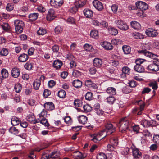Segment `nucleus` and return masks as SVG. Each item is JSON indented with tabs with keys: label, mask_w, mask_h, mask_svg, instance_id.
I'll use <instances>...</instances> for the list:
<instances>
[{
	"label": "nucleus",
	"mask_w": 159,
	"mask_h": 159,
	"mask_svg": "<svg viewBox=\"0 0 159 159\" xmlns=\"http://www.w3.org/2000/svg\"><path fill=\"white\" fill-rule=\"evenodd\" d=\"M130 123L126 117L122 119L119 122V130L120 132H124L131 127Z\"/></svg>",
	"instance_id": "1"
},
{
	"label": "nucleus",
	"mask_w": 159,
	"mask_h": 159,
	"mask_svg": "<svg viewBox=\"0 0 159 159\" xmlns=\"http://www.w3.org/2000/svg\"><path fill=\"white\" fill-rule=\"evenodd\" d=\"M116 129L115 127L113 126L112 124L107 123L105 126V128L102 130L99 133L100 135H103L104 133H105L106 135L102 137H105L107 135H110L116 131Z\"/></svg>",
	"instance_id": "2"
},
{
	"label": "nucleus",
	"mask_w": 159,
	"mask_h": 159,
	"mask_svg": "<svg viewBox=\"0 0 159 159\" xmlns=\"http://www.w3.org/2000/svg\"><path fill=\"white\" fill-rule=\"evenodd\" d=\"M151 48L148 44H145L144 45L143 49L142 50L138 51V53L142 54H143L145 56L150 58H153V57H156L155 55L148 51Z\"/></svg>",
	"instance_id": "3"
},
{
	"label": "nucleus",
	"mask_w": 159,
	"mask_h": 159,
	"mask_svg": "<svg viewBox=\"0 0 159 159\" xmlns=\"http://www.w3.org/2000/svg\"><path fill=\"white\" fill-rule=\"evenodd\" d=\"M156 57L152 58L154 61L153 63L149 65L147 67L148 70L152 71H157L159 70V60L156 59Z\"/></svg>",
	"instance_id": "4"
},
{
	"label": "nucleus",
	"mask_w": 159,
	"mask_h": 159,
	"mask_svg": "<svg viewBox=\"0 0 159 159\" xmlns=\"http://www.w3.org/2000/svg\"><path fill=\"white\" fill-rule=\"evenodd\" d=\"M145 60L143 59H138L135 61L136 65L134 66V70L139 73H142L144 71V68L141 64H142Z\"/></svg>",
	"instance_id": "5"
},
{
	"label": "nucleus",
	"mask_w": 159,
	"mask_h": 159,
	"mask_svg": "<svg viewBox=\"0 0 159 159\" xmlns=\"http://www.w3.org/2000/svg\"><path fill=\"white\" fill-rule=\"evenodd\" d=\"M14 24L15 26L16 32L20 34L23 31V27L24 25V22L22 20H15Z\"/></svg>",
	"instance_id": "6"
},
{
	"label": "nucleus",
	"mask_w": 159,
	"mask_h": 159,
	"mask_svg": "<svg viewBox=\"0 0 159 159\" xmlns=\"http://www.w3.org/2000/svg\"><path fill=\"white\" fill-rule=\"evenodd\" d=\"M145 33L148 37H155L158 34L157 31L152 28L147 29L146 30Z\"/></svg>",
	"instance_id": "7"
},
{
	"label": "nucleus",
	"mask_w": 159,
	"mask_h": 159,
	"mask_svg": "<svg viewBox=\"0 0 159 159\" xmlns=\"http://www.w3.org/2000/svg\"><path fill=\"white\" fill-rule=\"evenodd\" d=\"M45 77L44 76L41 75L39 79H36L33 83V86L34 89L38 90L41 85V81L43 82Z\"/></svg>",
	"instance_id": "8"
},
{
	"label": "nucleus",
	"mask_w": 159,
	"mask_h": 159,
	"mask_svg": "<svg viewBox=\"0 0 159 159\" xmlns=\"http://www.w3.org/2000/svg\"><path fill=\"white\" fill-rule=\"evenodd\" d=\"M116 23L118 27L121 30H125L128 29L127 24L123 20H117Z\"/></svg>",
	"instance_id": "9"
},
{
	"label": "nucleus",
	"mask_w": 159,
	"mask_h": 159,
	"mask_svg": "<svg viewBox=\"0 0 159 159\" xmlns=\"http://www.w3.org/2000/svg\"><path fill=\"white\" fill-rule=\"evenodd\" d=\"M135 4L137 8H139L141 10H146L148 8V5L142 1H138Z\"/></svg>",
	"instance_id": "10"
},
{
	"label": "nucleus",
	"mask_w": 159,
	"mask_h": 159,
	"mask_svg": "<svg viewBox=\"0 0 159 159\" xmlns=\"http://www.w3.org/2000/svg\"><path fill=\"white\" fill-rule=\"evenodd\" d=\"M50 3L52 6L57 7L61 6L64 3L63 0H51Z\"/></svg>",
	"instance_id": "11"
},
{
	"label": "nucleus",
	"mask_w": 159,
	"mask_h": 159,
	"mask_svg": "<svg viewBox=\"0 0 159 159\" xmlns=\"http://www.w3.org/2000/svg\"><path fill=\"white\" fill-rule=\"evenodd\" d=\"M60 156V153L58 151H54L51 153L50 155L48 156L46 155L45 157L46 158V159H48L49 158H52L55 159L58 157Z\"/></svg>",
	"instance_id": "12"
},
{
	"label": "nucleus",
	"mask_w": 159,
	"mask_h": 159,
	"mask_svg": "<svg viewBox=\"0 0 159 159\" xmlns=\"http://www.w3.org/2000/svg\"><path fill=\"white\" fill-rule=\"evenodd\" d=\"M93 4L94 7L99 11L102 10L103 8L102 3L97 0H94L93 1Z\"/></svg>",
	"instance_id": "13"
},
{
	"label": "nucleus",
	"mask_w": 159,
	"mask_h": 159,
	"mask_svg": "<svg viewBox=\"0 0 159 159\" xmlns=\"http://www.w3.org/2000/svg\"><path fill=\"white\" fill-rule=\"evenodd\" d=\"M93 62L94 66L98 68H100L102 65V60L99 58H95L93 61Z\"/></svg>",
	"instance_id": "14"
},
{
	"label": "nucleus",
	"mask_w": 159,
	"mask_h": 159,
	"mask_svg": "<svg viewBox=\"0 0 159 159\" xmlns=\"http://www.w3.org/2000/svg\"><path fill=\"white\" fill-rule=\"evenodd\" d=\"M122 72L121 75V77L125 78L126 77V75H129L130 73V69L127 66H125L122 68Z\"/></svg>",
	"instance_id": "15"
},
{
	"label": "nucleus",
	"mask_w": 159,
	"mask_h": 159,
	"mask_svg": "<svg viewBox=\"0 0 159 159\" xmlns=\"http://www.w3.org/2000/svg\"><path fill=\"white\" fill-rule=\"evenodd\" d=\"M85 84L86 86L88 87H92L95 89L97 88V85L90 80H86L85 82Z\"/></svg>",
	"instance_id": "16"
},
{
	"label": "nucleus",
	"mask_w": 159,
	"mask_h": 159,
	"mask_svg": "<svg viewBox=\"0 0 159 159\" xmlns=\"http://www.w3.org/2000/svg\"><path fill=\"white\" fill-rule=\"evenodd\" d=\"M101 44L102 46L106 49L111 50L113 48V46L111 43L107 42H104L102 43Z\"/></svg>",
	"instance_id": "17"
},
{
	"label": "nucleus",
	"mask_w": 159,
	"mask_h": 159,
	"mask_svg": "<svg viewBox=\"0 0 159 159\" xmlns=\"http://www.w3.org/2000/svg\"><path fill=\"white\" fill-rule=\"evenodd\" d=\"M78 120L80 123L84 125L87 123L88 118L84 115H81L78 117Z\"/></svg>",
	"instance_id": "18"
},
{
	"label": "nucleus",
	"mask_w": 159,
	"mask_h": 159,
	"mask_svg": "<svg viewBox=\"0 0 159 159\" xmlns=\"http://www.w3.org/2000/svg\"><path fill=\"white\" fill-rule=\"evenodd\" d=\"M44 107L46 110L51 111L54 108V106L53 103L52 102H48L45 103L44 105Z\"/></svg>",
	"instance_id": "19"
},
{
	"label": "nucleus",
	"mask_w": 159,
	"mask_h": 159,
	"mask_svg": "<svg viewBox=\"0 0 159 159\" xmlns=\"http://www.w3.org/2000/svg\"><path fill=\"white\" fill-rule=\"evenodd\" d=\"M153 121L152 120L148 121L145 119L142 120L141 122V125L144 127H148L151 126H152V124Z\"/></svg>",
	"instance_id": "20"
},
{
	"label": "nucleus",
	"mask_w": 159,
	"mask_h": 159,
	"mask_svg": "<svg viewBox=\"0 0 159 159\" xmlns=\"http://www.w3.org/2000/svg\"><path fill=\"white\" fill-rule=\"evenodd\" d=\"M12 76L15 78H17L20 75V70L17 68H13L11 72Z\"/></svg>",
	"instance_id": "21"
},
{
	"label": "nucleus",
	"mask_w": 159,
	"mask_h": 159,
	"mask_svg": "<svg viewBox=\"0 0 159 159\" xmlns=\"http://www.w3.org/2000/svg\"><path fill=\"white\" fill-rule=\"evenodd\" d=\"M29 57L27 54L23 53L20 55L18 57V60L20 62H25L28 59Z\"/></svg>",
	"instance_id": "22"
},
{
	"label": "nucleus",
	"mask_w": 159,
	"mask_h": 159,
	"mask_svg": "<svg viewBox=\"0 0 159 159\" xmlns=\"http://www.w3.org/2000/svg\"><path fill=\"white\" fill-rule=\"evenodd\" d=\"M130 24L131 27L135 29L139 30L141 28L140 24L136 21H132L131 22Z\"/></svg>",
	"instance_id": "23"
},
{
	"label": "nucleus",
	"mask_w": 159,
	"mask_h": 159,
	"mask_svg": "<svg viewBox=\"0 0 159 159\" xmlns=\"http://www.w3.org/2000/svg\"><path fill=\"white\" fill-rule=\"evenodd\" d=\"M86 0H76L75 5L77 8H81L84 6L86 3Z\"/></svg>",
	"instance_id": "24"
},
{
	"label": "nucleus",
	"mask_w": 159,
	"mask_h": 159,
	"mask_svg": "<svg viewBox=\"0 0 159 159\" xmlns=\"http://www.w3.org/2000/svg\"><path fill=\"white\" fill-rule=\"evenodd\" d=\"M133 155L135 158H139L141 156V153L139 149L135 148L133 149Z\"/></svg>",
	"instance_id": "25"
},
{
	"label": "nucleus",
	"mask_w": 159,
	"mask_h": 159,
	"mask_svg": "<svg viewBox=\"0 0 159 159\" xmlns=\"http://www.w3.org/2000/svg\"><path fill=\"white\" fill-rule=\"evenodd\" d=\"M54 11L53 9H50L48 11L47 15V20H53L54 19Z\"/></svg>",
	"instance_id": "26"
},
{
	"label": "nucleus",
	"mask_w": 159,
	"mask_h": 159,
	"mask_svg": "<svg viewBox=\"0 0 159 159\" xmlns=\"http://www.w3.org/2000/svg\"><path fill=\"white\" fill-rule=\"evenodd\" d=\"M73 86L76 88H81L82 85V82L79 80H75L72 82Z\"/></svg>",
	"instance_id": "27"
},
{
	"label": "nucleus",
	"mask_w": 159,
	"mask_h": 159,
	"mask_svg": "<svg viewBox=\"0 0 159 159\" xmlns=\"http://www.w3.org/2000/svg\"><path fill=\"white\" fill-rule=\"evenodd\" d=\"M132 36L136 39H143L144 38V35L142 34L136 32L132 33Z\"/></svg>",
	"instance_id": "28"
},
{
	"label": "nucleus",
	"mask_w": 159,
	"mask_h": 159,
	"mask_svg": "<svg viewBox=\"0 0 159 159\" xmlns=\"http://www.w3.org/2000/svg\"><path fill=\"white\" fill-rule=\"evenodd\" d=\"M85 16L87 18H90L93 16V11L89 9H85L83 11Z\"/></svg>",
	"instance_id": "29"
},
{
	"label": "nucleus",
	"mask_w": 159,
	"mask_h": 159,
	"mask_svg": "<svg viewBox=\"0 0 159 159\" xmlns=\"http://www.w3.org/2000/svg\"><path fill=\"white\" fill-rule=\"evenodd\" d=\"M73 156L74 158L78 159H84V157H83L82 154L80 152L76 151L74 152L73 154Z\"/></svg>",
	"instance_id": "30"
},
{
	"label": "nucleus",
	"mask_w": 159,
	"mask_h": 159,
	"mask_svg": "<svg viewBox=\"0 0 159 159\" xmlns=\"http://www.w3.org/2000/svg\"><path fill=\"white\" fill-rule=\"evenodd\" d=\"M62 65L61 61L57 60L54 61L53 63V66L56 69L60 68Z\"/></svg>",
	"instance_id": "31"
},
{
	"label": "nucleus",
	"mask_w": 159,
	"mask_h": 159,
	"mask_svg": "<svg viewBox=\"0 0 159 159\" xmlns=\"http://www.w3.org/2000/svg\"><path fill=\"white\" fill-rule=\"evenodd\" d=\"M106 92L107 93L113 95H116V89L113 87H108L106 90Z\"/></svg>",
	"instance_id": "32"
},
{
	"label": "nucleus",
	"mask_w": 159,
	"mask_h": 159,
	"mask_svg": "<svg viewBox=\"0 0 159 159\" xmlns=\"http://www.w3.org/2000/svg\"><path fill=\"white\" fill-rule=\"evenodd\" d=\"M20 122V120L18 118L13 116L11 118V124L13 126L17 125Z\"/></svg>",
	"instance_id": "33"
},
{
	"label": "nucleus",
	"mask_w": 159,
	"mask_h": 159,
	"mask_svg": "<svg viewBox=\"0 0 159 159\" xmlns=\"http://www.w3.org/2000/svg\"><path fill=\"white\" fill-rule=\"evenodd\" d=\"M108 31L110 34L112 35H116L118 33V30L114 27L109 28Z\"/></svg>",
	"instance_id": "34"
},
{
	"label": "nucleus",
	"mask_w": 159,
	"mask_h": 159,
	"mask_svg": "<svg viewBox=\"0 0 159 159\" xmlns=\"http://www.w3.org/2000/svg\"><path fill=\"white\" fill-rule=\"evenodd\" d=\"M122 48L125 54H128L130 53L131 48L129 46L124 45L122 47Z\"/></svg>",
	"instance_id": "35"
},
{
	"label": "nucleus",
	"mask_w": 159,
	"mask_h": 159,
	"mask_svg": "<svg viewBox=\"0 0 159 159\" xmlns=\"http://www.w3.org/2000/svg\"><path fill=\"white\" fill-rule=\"evenodd\" d=\"M106 102L110 104H112L115 101V98L113 96H109L106 99Z\"/></svg>",
	"instance_id": "36"
},
{
	"label": "nucleus",
	"mask_w": 159,
	"mask_h": 159,
	"mask_svg": "<svg viewBox=\"0 0 159 159\" xmlns=\"http://www.w3.org/2000/svg\"><path fill=\"white\" fill-rule=\"evenodd\" d=\"M39 14L37 13H34L29 15V20H36L38 17Z\"/></svg>",
	"instance_id": "37"
},
{
	"label": "nucleus",
	"mask_w": 159,
	"mask_h": 159,
	"mask_svg": "<svg viewBox=\"0 0 159 159\" xmlns=\"http://www.w3.org/2000/svg\"><path fill=\"white\" fill-rule=\"evenodd\" d=\"M90 36L93 38L97 39L98 37V32L96 30H93L91 31Z\"/></svg>",
	"instance_id": "38"
},
{
	"label": "nucleus",
	"mask_w": 159,
	"mask_h": 159,
	"mask_svg": "<svg viewBox=\"0 0 159 159\" xmlns=\"http://www.w3.org/2000/svg\"><path fill=\"white\" fill-rule=\"evenodd\" d=\"M82 103L81 100L77 99L75 100L74 104L75 107H80L82 106Z\"/></svg>",
	"instance_id": "39"
},
{
	"label": "nucleus",
	"mask_w": 159,
	"mask_h": 159,
	"mask_svg": "<svg viewBox=\"0 0 159 159\" xmlns=\"http://www.w3.org/2000/svg\"><path fill=\"white\" fill-rule=\"evenodd\" d=\"M84 112L87 113L91 111L92 110V107L89 105L87 104L83 106Z\"/></svg>",
	"instance_id": "40"
},
{
	"label": "nucleus",
	"mask_w": 159,
	"mask_h": 159,
	"mask_svg": "<svg viewBox=\"0 0 159 159\" xmlns=\"http://www.w3.org/2000/svg\"><path fill=\"white\" fill-rule=\"evenodd\" d=\"M136 103L140 106V108L141 109V110H143L144 109V107L145 106V103L144 102L141 100L136 101Z\"/></svg>",
	"instance_id": "41"
},
{
	"label": "nucleus",
	"mask_w": 159,
	"mask_h": 159,
	"mask_svg": "<svg viewBox=\"0 0 159 159\" xmlns=\"http://www.w3.org/2000/svg\"><path fill=\"white\" fill-rule=\"evenodd\" d=\"M66 95V92L63 90L61 89L58 92V96L61 98H64Z\"/></svg>",
	"instance_id": "42"
},
{
	"label": "nucleus",
	"mask_w": 159,
	"mask_h": 159,
	"mask_svg": "<svg viewBox=\"0 0 159 159\" xmlns=\"http://www.w3.org/2000/svg\"><path fill=\"white\" fill-rule=\"evenodd\" d=\"M100 133V132L98 133L97 134H93L91 135V137H92V139H91L92 141H93L94 142L97 143L98 141H99V139H98V136H102V135H100L99 134V133Z\"/></svg>",
	"instance_id": "43"
},
{
	"label": "nucleus",
	"mask_w": 159,
	"mask_h": 159,
	"mask_svg": "<svg viewBox=\"0 0 159 159\" xmlns=\"http://www.w3.org/2000/svg\"><path fill=\"white\" fill-rule=\"evenodd\" d=\"M148 85L152 87V89L154 90L157 89L158 88V85L157 84V82L156 81H153L150 82Z\"/></svg>",
	"instance_id": "44"
},
{
	"label": "nucleus",
	"mask_w": 159,
	"mask_h": 159,
	"mask_svg": "<svg viewBox=\"0 0 159 159\" xmlns=\"http://www.w3.org/2000/svg\"><path fill=\"white\" fill-rule=\"evenodd\" d=\"M39 121L41 123L46 126L48 127L49 125L47 120L45 117H43L42 119L40 118V120H39Z\"/></svg>",
	"instance_id": "45"
},
{
	"label": "nucleus",
	"mask_w": 159,
	"mask_h": 159,
	"mask_svg": "<svg viewBox=\"0 0 159 159\" xmlns=\"http://www.w3.org/2000/svg\"><path fill=\"white\" fill-rule=\"evenodd\" d=\"M47 32L46 30L42 28H40L37 31V34L39 35H43L45 34Z\"/></svg>",
	"instance_id": "46"
},
{
	"label": "nucleus",
	"mask_w": 159,
	"mask_h": 159,
	"mask_svg": "<svg viewBox=\"0 0 159 159\" xmlns=\"http://www.w3.org/2000/svg\"><path fill=\"white\" fill-rule=\"evenodd\" d=\"M9 131L10 133L14 134H17L19 133L18 130L14 127H11L9 129Z\"/></svg>",
	"instance_id": "47"
},
{
	"label": "nucleus",
	"mask_w": 159,
	"mask_h": 159,
	"mask_svg": "<svg viewBox=\"0 0 159 159\" xmlns=\"http://www.w3.org/2000/svg\"><path fill=\"white\" fill-rule=\"evenodd\" d=\"M85 98L86 100H91L93 98L92 93L90 92H88L85 95Z\"/></svg>",
	"instance_id": "48"
},
{
	"label": "nucleus",
	"mask_w": 159,
	"mask_h": 159,
	"mask_svg": "<svg viewBox=\"0 0 159 159\" xmlns=\"http://www.w3.org/2000/svg\"><path fill=\"white\" fill-rule=\"evenodd\" d=\"M2 77L3 78H6L8 77V73L7 71L5 69H3L1 71Z\"/></svg>",
	"instance_id": "49"
},
{
	"label": "nucleus",
	"mask_w": 159,
	"mask_h": 159,
	"mask_svg": "<svg viewBox=\"0 0 159 159\" xmlns=\"http://www.w3.org/2000/svg\"><path fill=\"white\" fill-rule=\"evenodd\" d=\"M111 143L114 146H117L118 144V140L117 138L112 137L110 139Z\"/></svg>",
	"instance_id": "50"
},
{
	"label": "nucleus",
	"mask_w": 159,
	"mask_h": 159,
	"mask_svg": "<svg viewBox=\"0 0 159 159\" xmlns=\"http://www.w3.org/2000/svg\"><path fill=\"white\" fill-rule=\"evenodd\" d=\"M111 43L115 45H118L121 44L122 41L119 39H113L111 41Z\"/></svg>",
	"instance_id": "51"
},
{
	"label": "nucleus",
	"mask_w": 159,
	"mask_h": 159,
	"mask_svg": "<svg viewBox=\"0 0 159 159\" xmlns=\"http://www.w3.org/2000/svg\"><path fill=\"white\" fill-rule=\"evenodd\" d=\"M21 89V85L20 84H18L15 85L14 89L16 92V93L20 92Z\"/></svg>",
	"instance_id": "52"
},
{
	"label": "nucleus",
	"mask_w": 159,
	"mask_h": 159,
	"mask_svg": "<svg viewBox=\"0 0 159 159\" xmlns=\"http://www.w3.org/2000/svg\"><path fill=\"white\" fill-rule=\"evenodd\" d=\"M72 75L75 77H79L81 75V73L79 71L74 70L73 72Z\"/></svg>",
	"instance_id": "53"
},
{
	"label": "nucleus",
	"mask_w": 159,
	"mask_h": 159,
	"mask_svg": "<svg viewBox=\"0 0 159 159\" xmlns=\"http://www.w3.org/2000/svg\"><path fill=\"white\" fill-rule=\"evenodd\" d=\"M97 159H107V156L103 153H101L97 156Z\"/></svg>",
	"instance_id": "54"
},
{
	"label": "nucleus",
	"mask_w": 159,
	"mask_h": 159,
	"mask_svg": "<svg viewBox=\"0 0 159 159\" xmlns=\"http://www.w3.org/2000/svg\"><path fill=\"white\" fill-rule=\"evenodd\" d=\"M64 120L66 123L69 125H70L72 122V120L70 117L69 116L65 117Z\"/></svg>",
	"instance_id": "55"
},
{
	"label": "nucleus",
	"mask_w": 159,
	"mask_h": 159,
	"mask_svg": "<svg viewBox=\"0 0 159 159\" xmlns=\"http://www.w3.org/2000/svg\"><path fill=\"white\" fill-rule=\"evenodd\" d=\"M63 30V29L60 26H57L54 29L55 33L57 34L61 33Z\"/></svg>",
	"instance_id": "56"
},
{
	"label": "nucleus",
	"mask_w": 159,
	"mask_h": 159,
	"mask_svg": "<svg viewBox=\"0 0 159 159\" xmlns=\"http://www.w3.org/2000/svg\"><path fill=\"white\" fill-rule=\"evenodd\" d=\"M8 53V50L5 48H3L2 49L0 52V54L2 56H6Z\"/></svg>",
	"instance_id": "57"
},
{
	"label": "nucleus",
	"mask_w": 159,
	"mask_h": 159,
	"mask_svg": "<svg viewBox=\"0 0 159 159\" xmlns=\"http://www.w3.org/2000/svg\"><path fill=\"white\" fill-rule=\"evenodd\" d=\"M14 8L13 5L11 3H8L6 7V10L9 11H11Z\"/></svg>",
	"instance_id": "58"
},
{
	"label": "nucleus",
	"mask_w": 159,
	"mask_h": 159,
	"mask_svg": "<svg viewBox=\"0 0 159 159\" xmlns=\"http://www.w3.org/2000/svg\"><path fill=\"white\" fill-rule=\"evenodd\" d=\"M116 146L112 144H109L107 145V149L109 151H113L114 150Z\"/></svg>",
	"instance_id": "59"
},
{
	"label": "nucleus",
	"mask_w": 159,
	"mask_h": 159,
	"mask_svg": "<svg viewBox=\"0 0 159 159\" xmlns=\"http://www.w3.org/2000/svg\"><path fill=\"white\" fill-rule=\"evenodd\" d=\"M25 68L28 70H31L32 67V65L31 63L29 62H27L24 66Z\"/></svg>",
	"instance_id": "60"
},
{
	"label": "nucleus",
	"mask_w": 159,
	"mask_h": 159,
	"mask_svg": "<svg viewBox=\"0 0 159 159\" xmlns=\"http://www.w3.org/2000/svg\"><path fill=\"white\" fill-rule=\"evenodd\" d=\"M34 119H35V116L33 115H29L27 116V120L31 123H33Z\"/></svg>",
	"instance_id": "61"
},
{
	"label": "nucleus",
	"mask_w": 159,
	"mask_h": 159,
	"mask_svg": "<svg viewBox=\"0 0 159 159\" xmlns=\"http://www.w3.org/2000/svg\"><path fill=\"white\" fill-rule=\"evenodd\" d=\"M2 28L3 30H9L10 27L7 23H4L2 25Z\"/></svg>",
	"instance_id": "62"
},
{
	"label": "nucleus",
	"mask_w": 159,
	"mask_h": 159,
	"mask_svg": "<svg viewBox=\"0 0 159 159\" xmlns=\"http://www.w3.org/2000/svg\"><path fill=\"white\" fill-rule=\"evenodd\" d=\"M67 59L70 61L75 60V58L74 56L71 53H69L67 55Z\"/></svg>",
	"instance_id": "63"
},
{
	"label": "nucleus",
	"mask_w": 159,
	"mask_h": 159,
	"mask_svg": "<svg viewBox=\"0 0 159 159\" xmlns=\"http://www.w3.org/2000/svg\"><path fill=\"white\" fill-rule=\"evenodd\" d=\"M154 142L157 144H159V135H155L154 136L153 139Z\"/></svg>",
	"instance_id": "64"
}]
</instances>
